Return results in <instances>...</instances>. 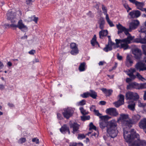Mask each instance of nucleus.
I'll return each instance as SVG.
<instances>
[{"mask_svg":"<svg viewBox=\"0 0 146 146\" xmlns=\"http://www.w3.org/2000/svg\"><path fill=\"white\" fill-rule=\"evenodd\" d=\"M123 136L128 146H139L137 138H139V135L137 133L134 129H131L130 131L123 129Z\"/></svg>","mask_w":146,"mask_h":146,"instance_id":"f257e3e1","label":"nucleus"},{"mask_svg":"<svg viewBox=\"0 0 146 146\" xmlns=\"http://www.w3.org/2000/svg\"><path fill=\"white\" fill-rule=\"evenodd\" d=\"M134 37H127L122 39H116V45L117 48H123L125 50L128 48V44L132 42L140 43V37L134 39Z\"/></svg>","mask_w":146,"mask_h":146,"instance_id":"f03ea898","label":"nucleus"},{"mask_svg":"<svg viewBox=\"0 0 146 146\" xmlns=\"http://www.w3.org/2000/svg\"><path fill=\"white\" fill-rule=\"evenodd\" d=\"M117 123L114 119L108 122V125L106 130L108 136L114 138L117 136L118 132L117 130Z\"/></svg>","mask_w":146,"mask_h":146,"instance_id":"7ed1b4c3","label":"nucleus"},{"mask_svg":"<svg viewBox=\"0 0 146 146\" xmlns=\"http://www.w3.org/2000/svg\"><path fill=\"white\" fill-rule=\"evenodd\" d=\"M141 117V116L138 114L133 115L131 119L125 121V125L129 128L131 127L132 125L135 124L139 120Z\"/></svg>","mask_w":146,"mask_h":146,"instance_id":"20e7f679","label":"nucleus"},{"mask_svg":"<svg viewBox=\"0 0 146 146\" xmlns=\"http://www.w3.org/2000/svg\"><path fill=\"white\" fill-rule=\"evenodd\" d=\"M136 71L135 69L131 68L130 69H128L125 72L126 74L129 77V78H127L126 79L127 83H129L136 78L135 75L133 74Z\"/></svg>","mask_w":146,"mask_h":146,"instance_id":"39448f33","label":"nucleus"},{"mask_svg":"<svg viewBox=\"0 0 146 146\" xmlns=\"http://www.w3.org/2000/svg\"><path fill=\"white\" fill-rule=\"evenodd\" d=\"M74 113V111L72 108L68 107L63 109L62 114L65 118L68 119L72 116Z\"/></svg>","mask_w":146,"mask_h":146,"instance_id":"423d86ee","label":"nucleus"},{"mask_svg":"<svg viewBox=\"0 0 146 146\" xmlns=\"http://www.w3.org/2000/svg\"><path fill=\"white\" fill-rule=\"evenodd\" d=\"M145 85L142 84V83L138 84L135 82H133L129 83V85L127 86L126 88L127 90H132L135 89L137 90L143 89V87Z\"/></svg>","mask_w":146,"mask_h":146,"instance_id":"0eeeda50","label":"nucleus"},{"mask_svg":"<svg viewBox=\"0 0 146 146\" xmlns=\"http://www.w3.org/2000/svg\"><path fill=\"white\" fill-rule=\"evenodd\" d=\"M126 100H132L136 101L139 98L138 94L137 93L129 91L126 93L125 94Z\"/></svg>","mask_w":146,"mask_h":146,"instance_id":"6e6552de","label":"nucleus"},{"mask_svg":"<svg viewBox=\"0 0 146 146\" xmlns=\"http://www.w3.org/2000/svg\"><path fill=\"white\" fill-rule=\"evenodd\" d=\"M116 27L118 29L117 33L119 35V36L121 35V34H122L123 32H124L125 35L127 36H132L129 33L128 29L123 26L120 24L117 25Z\"/></svg>","mask_w":146,"mask_h":146,"instance_id":"1a4fd4ad","label":"nucleus"},{"mask_svg":"<svg viewBox=\"0 0 146 146\" xmlns=\"http://www.w3.org/2000/svg\"><path fill=\"white\" fill-rule=\"evenodd\" d=\"M70 127V128H73V131H72L74 134L78 133H79L80 125L76 122L72 123V121H70L69 122Z\"/></svg>","mask_w":146,"mask_h":146,"instance_id":"9d476101","label":"nucleus"},{"mask_svg":"<svg viewBox=\"0 0 146 146\" xmlns=\"http://www.w3.org/2000/svg\"><path fill=\"white\" fill-rule=\"evenodd\" d=\"M132 54L134 55V57L135 59L139 60L141 57L142 52L140 49L136 48L133 50Z\"/></svg>","mask_w":146,"mask_h":146,"instance_id":"9b49d317","label":"nucleus"},{"mask_svg":"<svg viewBox=\"0 0 146 146\" xmlns=\"http://www.w3.org/2000/svg\"><path fill=\"white\" fill-rule=\"evenodd\" d=\"M70 47L72 49L70 52L71 54L75 55L79 53V50L78 46L75 43H72L70 44Z\"/></svg>","mask_w":146,"mask_h":146,"instance_id":"f8f14e48","label":"nucleus"},{"mask_svg":"<svg viewBox=\"0 0 146 146\" xmlns=\"http://www.w3.org/2000/svg\"><path fill=\"white\" fill-rule=\"evenodd\" d=\"M139 24V22L137 20H133L130 23L129 25V28L128 29L129 32L131 31V30L136 29Z\"/></svg>","mask_w":146,"mask_h":146,"instance_id":"ddd939ff","label":"nucleus"},{"mask_svg":"<svg viewBox=\"0 0 146 146\" xmlns=\"http://www.w3.org/2000/svg\"><path fill=\"white\" fill-rule=\"evenodd\" d=\"M135 68L139 72L146 70V64L141 62H138L135 64Z\"/></svg>","mask_w":146,"mask_h":146,"instance_id":"4468645a","label":"nucleus"},{"mask_svg":"<svg viewBox=\"0 0 146 146\" xmlns=\"http://www.w3.org/2000/svg\"><path fill=\"white\" fill-rule=\"evenodd\" d=\"M106 112L107 114L114 117L117 116L119 114L116 109L114 108L107 109L106 110Z\"/></svg>","mask_w":146,"mask_h":146,"instance_id":"2eb2a0df","label":"nucleus"},{"mask_svg":"<svg viewBox=\"0 0 146 146\" xmlns=\"http://www.w3.org/2000/svg\"><path fill=\"white\" fill-rule=\"evenodd\" d=\"M141 14L140 12L138 10H133L128 14L130 17L129 19H130L137 18L140 16Z\"/></svg>","mask_w":146,"mask_h":146,"instance_id":"dca6fc26","label":"nucleus"},{"mask_svg":"<svg viewBox=\"0 0 146 146\" xmlns=\"http://www.w3.org/2000/svg\"><path fill=\"white\" fill-rule=\"evenodd\" d=\"M18 28L22 31H26L28 30L27 26L23 23L22 20H19L17 23Z\"/></svg>","mask_w":146,"mask_h":146,"instance_id":"f3484780","label":"nucleus"},{"mask_svg":"<svg viewBox=\"0 0 146 146\" xmlns=\"http://www.w3.org/2000/svg\"><path fill=\"white\" fill-rule=\"evenodd\" d=\"M133 63V60L131 56L129 55H127L125 62L126 66L127 67H129L132 65Z\"/></svg>","mask_w":146,"mask_h":146,"instance_id":"a211bd4d","label":"nucleus"},{"mask_svg":"<svg viewBox=\"0 0 146 146\" xmlns=\"http://www.w3.org/2000/svg\"><path fill=\"white\" fill-rule=\"evenodd\" d=\"M131 3L135 5L137 9H139L142 7H143L145 5L143 2H139L136 0H129Z\"/></svg>","mask_w":146,"mask_h":146,"instance_id":"6ab92c4d","label":"nucleus"},{"mask_svg":"<svg viewBox=\"0 0 146 146\" xmlns=\"http://www.w3.org/2000/svg\"><path fill=\"white\" fill-rule=\"evenodd\" d=\"M60 131L63 134H65L67 132L68 134H70L69 127L66 124H64L60 129Z\"/></svg>","mask_w":146,"mask_h":146,"instance_id":"aec40b11","label":"nucleus"},{"mask_svg":"<svg viewBox=\"0 0 146 146\" xmlns=\"http://www.w3.org/2000/svg\"><path fill=\"white\" fill-rule=\"evenodd\" d=\"M7 19L10 21L15 19L16 16L15 13L13 12L12 11H9L7 14Z\"/></svg>","mask_w":146,"mask_h":146,"instance_id":"412c9836","label":"nucleus"},{"mask_svg":"<svg viewBox=\"0 0 146 146\" xmlns=\"http://www.w3.org/2000/svg\"><path fill=\"white\" fill-rule=\"evenodd\" d=\"M139 126L141 128L144 129L146 133V118L141 120L139 123Z\"/></svg>","mask_w":146,"mask_h":146,"instance_id":"4be33fe9","label":"nucleus"},{"mask_svg":"<svg viewBox=\"0 0 146 146\" xmlns=\"http://www.w3.org/2000/svg\"><path fill=\"white\" fill-rule=\"evenodd\" d=\"M99 124L100 128L102 129H103L105 127H107V126L108 125V122H107L106 121L100 120Z\"/></svg>","mask_w":146,"mask_h":146,"instance_id":"5701e85b","label":"nucleus"},{"mask_svg":"<svg viewBox=\"0 0 146 146\" xmlns=\"http://www.w3.org/2000/svg\"><path fill=\"white\" fill-rule=\"evenodd\" d=\"M12 24L11 25L7 24L6 25V26H7L9 28H11L13 29H15L16 28L18 27L17 24L16 25L15 23L16 22V21L15 19H13L11 21Z\"/></svg>","mask_w":146,"mask_h":146,"instance_id":"b1692460","label":"nucleus"},{"mask_svg":"<svg viewBox=\"0 0 146 146\" xmlns=\"http://www.w3.org/2000/svg\"><path fill=\"white\" fill-rule=\"evenodd\" d=\"M111 43H110V44H111ZM113 45L110 44V42H108V44H106L105 47L103 48V50L106 52L111 51L112 50V46Z\"/></svg>","mask_w":146,"mask_h":146,"instance_id":"393cba45","label":"nucleus"},{"mask_svg":"<svg viewBox=\"0 0 146 146\" xmlns=\"http://www.w3.org/2000/svg\"><path fill=\"white\" fill-rule=\"evenodd\" d=\"M101 90L102 92L106 94L107 96H110L113 92V90L111 89L107 90L106 88H102Z\"/></svg>","mask_w":146,"mask_h":146,"instance_id":"a878e982","label":"nucleus"},{"mask_svg":"<svg viewBox=\"0 0 146 146\" xmlns=\"http://www.w3.org/2000/svg\"><path fill=\"white\" fill-rule=\"evenodd\" d=\"M139 31L140 33V36H144L146 37V28L145 27L143 26L141 27Z\"/></svg>","mask_w":146,"mask_h":146,"instance_id":"bb28decb","label":"nucleus"},{"mask_svg":"<svg viewBox=\"0 0 146 146\" xmlns=\"http://www.w3.org/2000/svg\"><path fill=\"white\" fill-rule=\"evenodd\" d=\"M129 115L128 114H122L120 115V117L118 118V121H125L128 118Z\"/></svg>","mask_w":146,"mask_h":146,"instance_id":"cd10ccee","label":"nucleus"},{"mask_svg":"<svg viewBox=\"0 0 146 146\" xmlns=\"http://www.w3.org/2000/svg\"><path fill=\"white\" fill-rule=\"evenodd\" d=\"M85 65L86 63L85 62H83L80 64L78 68L80 72H83L86 69Z\"/></svg>","mask_w":146,"mask_h":146,"instance_id":"c85d7f7f","label":"nucleus"},{"mask_svg":"<svg viewBox=\"0 0 146 146\" xmlns=\"http://www.w3.org/2000/svg\"><path fill=\"white\" fill-rule=\"evenodd\" d=\"M90 92L89 93V96L94 99H96L97 96V93L94 91L92 90H90Z\"/></svg>","mask_w":146,"mask_h":146,"instance_id":"c756f323","label":"nucleus"},{"mask_svg":"<svg viewBox=\"0 0 146 146\" xmlns=\"http://www.w3.org/2000/svg\"><path fill=\"white\" fill-rule=\"evenodd\" d=\"M105 21L103 18L101 17L100 18L99 24L100 25V28L101 29H103L104 28L105 24Z\"/></svg>","mask_w":146,"mask_h":146,"instance_id":"7c9ffc66","label":"nucleus"},{"mask_svg":"<svg viewBox=\"0 0 146 146\" xmlns=\"http://www.w3.org/2000/svg\"><path fill=\"white\" fill-rule=\"evenodd\" d=\"M135 103L134 102H130L128 106V108L132 111H134L135 110Z\"/></svg>","mask_w":146,"mask_h":146,"instance_id":"2f4dec72","label":"nucleus"},{"mask_svg":"<svg viewBox=\"0 0 146 146\" xmlns=\"http://www.w3.org/2000/svg\"><path fill=\"white\" fill-rule=\"evenodd\" d=\"M108 33V31L107 30H103L100 31L99 33L100 36H106Z\"/></svg>","mask_w":146,"mask_h":146,"instance_id":"473e14b6","label":"nucleus"},{"mask_svg":"<svg viewBox=\"0 0 146 146\" xmlns=\"http://www.w3.org/2000/svg\"><path fill=\"white\" fill-rule=\"evenodd\" d=\"M139 146H145L146 145V141L144 140H141L137 138Z\"/></svg>","mask_w":146,"mask_h":146,"instance_id":"72a5a7b5","label":"nucleus"},{"mask_svg":"<svg viewBox=\"0 0 146 146\" xmlns=\"http://www.w3.org/2000/svg\"><path fill=\"white\" fill-rule=\"evenodd\" d=\"M91 43L93 46L98 44V43L96 40V37H93L91 41Z\"/></svg>","mask_w":146,"mask_h":146,"instance_id":"f704fd0d","label":"nucleus"},{"mask_svg":"<svg viewBox=\"0 0 146 146\" xmlns=\"http://www.w3.org/2000/svg\"><path fill=\"white\" fill-rule=\"evenodd\" d=\"M136 77V78H137L139 80L143 81L145 80V79L142 76L140 75V74L139 73L137 72L136 75H135Z\"/></svg>","mask_w":146,"mask_h":146,"instance_id":"c9c22d12","label":"nucleus"},{"mask_svg":"<svg viewBox=\"0 0 146 146\" xmlns=\"http://www.w3.org/2000/svg\"><path fill=\"white\" fill-rule=\"evenodd\" d=\"M124 104L123 103L118 100L113 103V104H114L116 108L119 107L121 105L123 104Z\"/></svg>","mask_w":146,"mask_h":146,"instance_id":"e433bc0d","label":"nucleus"},{"mask_svg":"<svg viewBox=\"0 0 146 146\" xmlns=\"http://www.w3.org/2000/svg\"><path fill=\"white\" fill-rule=\"evenodd\" d=\"M81 113L83 115H86L88 114V112L86 110H85L83 107H80L79 108Z\"/></svg>","mask_w":146,"mask_h":146,"instance_id":"4c0bfd02","label":"nucleus"},{"mask_svg":"<svg viewBox=\"0 0 146 146\" xmlns=\"http://www.w3.org/2000/svg\"><path fill=\"white\" fill-rule=\"evenodd\" d=\"M99 117L101 119L100 120L106 121V119H108L110 118L108 115L102 116L100 115Z\"/></svg>","mask_w":146,"mask_h":146,"instance_id":"58836bf2","label":"nucleus"},{"mask_svg":"<svg viewBox=\"0 0 146 146\" xmlns=\"http://www.w3.org/2000/svg\"><path fill=\"white\" fill-rule=\"evenodd\" d=\"M138 105L139 107L141 108L145 107V108L146 106L145 104L141 102L140 100L138 101Z\"/></svg>","mask_w":146,"mask_h":146,"instance_id":"ea45409f","label":"nucleus"},{"mask_svg":"<svg viewBox=\"0 0 146 146\" xmlns=\"http://www.w3.org/2000/svg\"><path fill=\"white\" fill-rule=\"evenodd\" d=\"M77 144L78 145H81L82 146H83V144L81 142L78 143L72 142L70 143L69 146H77Z\"/></svg>","mask_w":146,"mask_h":146,"instance_id":"a19ab883","label":"nucleus"},{"mask_svg":"<svg viewBox=\"0 0 146 146\" xmlns=\"http://www.w3.org/2000/svg\"><path fill=\"white\" fill-rule=\"evenodd\" d=\"M86 137V135L84 134H80L78 135L77 138L78 139L82 140Z\"/></svg>","mask_w":146,"mask_h":146,"instance_id":"79ce46f5","label":"nucleus"},{"mask_svg":"<svg viewBox=\"0 0 146 146\" xmlns=\"http://www.w3.org/2000/svg\"><path fill=\"white\" fill-rule=\"evenodd\" d=\"M140 37V43L142 44H146V37Z\"/></svg>","mask_w":146,"mask_h":146,"instance_id":"37998d69","label":"nucleus"},{"mask_svg":"<svg viewBox=\"0 0 146 146\" xmlns=\"http://www.w3.org/2000/svg\"><path fill=\"white\" fill-rule=\"evenodd\" d=\"M119 99L118 100L124 103V96L123 95L120 94L119 96Z\"/></svg>","mask_w":146,"mask_h":146,"instance_id":"c03bdc74","label":"nucleus"},{"mask_svg":"<svg viewBox=\"0 0 146 146\" xmlns=\"http://www.w3.org/2000/svg\"><path fill=\"white\" fill-rule=\"evenodd\" d=\"M81 96L83 98H87L89 96V93L88 92L84 93L81 94Z\"/></svg>","mask_w":146,"mask_h":146,"instance_id":"a18cd8bd","label":"nucleus"},{"mask_svg":"<svg viewBox=\"0 0 146 146\" xmlns=\"http://www.w3.org/2000/svg\"><path fill=\"white\" fill-rule=\"evenodd\" d=\"M26 141V139L25 138L22 137L18 141V142L19 143L22 144L25 143Z\"/></svg>","mask_w":146,"mask_h":146,"instance_id":"49530a36","label":"nucleus"},{"mask_svg":"<svg viewBox=\"0 0 146 146\" xmlns=\"http://www.w3.org/2000/svg\"><path fill=\"white\" fill-rule=\"evenodd\" d=\"M90 119V117L89 115H88L87 116H83L81 117V119L83 121L89 120Z\"/></svg>","mask_w":146,"mask_h":146,"instance_id":"de8ad7c7","label":"nucleus"},{"mask_svg":"<svg viewBox=\"0 0 146 146\" xmlns=\"http://www.w3.org/2000/svg\"><path fill=\"white\" fill-rule=\"evenodd\" d=\"M86 101L85 100H83L78 103V105L79 106H83L86 104Z\"/></svg>","mask_w":146,"mask_h":146,"instance_id":"09e8293b","label":"nucleus"},{"mask_svg":"<svg viewBox=\"0 0 146 146\" xmlns=\"http://www.w3.org/2000/svg\"><path fill=\"white\" fill-rule=\"evenodd\" d=\"M102 9L104 14H106L107 13V9L106 7L103 5H102Z\"/></svg>","mask_w":146,"mask_h":146,"instance_id":"8fccbe9b","label":"nucleus"},{"mask_svg":"<svg viewBox=\"0 0 146 146\" xmlns=\"http://www.w3.org/2000/svg\"><path fill=\"white\" fill-rule=\"evenodd\" d=\"M89 125H90V129H94L95 130H96V126H95V125H93V123H92V122L90 123Z\"/></svg>","mask_w":146,"mask_h":146,"instance_id":"3c124183","label":"nucleus"},{"mask_svg":"<svg viewBox=\"0 0 146 146\" xmlns=\"http://www.w3.org/2000/svg\"><path fill=\"white\" fill-rule=\"evenodd\" d=\"M32 141L33 142H35L36 144H38L39 143V139L36 137L33 139Z\"/></svg>","mask_w":146,"mask_h":146,"instance_id":"603ef678","label":"nucleus"},{"mask_svg":"<svg viewBox=\"0 0 146 146\" xmlns=\"http://www.w3.org/2000/svg\"><path fill=\"white\" fill-rule=\"evenodd\" d=\"M141 48L143 50L144 54L146 55V45H142Z\"/></svg>","mask_w":146,"mask_h":146,"instance_id":"864d4df0","label":"nucleus"},{"mask_svg":"<svg viewBox=\"0 0 146 146\" xmlns=\"http://www.w3.org/2000/svg\"><path fill=\"white\" fill-rule=\"evenodd\" d=\"M35 0H26V4L28 5H30L32 4L33 2Z\"/></svg>","mask_w":146,"mask_h":146,"instance_id":"5fc2aeb1","label":"nucleus"},{"mask_svg":"<svg viewBox=\"0 0 146 146\" xmlns=\"http://www.w3.org/2000/svg\"><path fill=\"white\" fill-rule=\"evenodd\" d=\"M94 112L95 115L99 117L100 115H102V114L99 112L98 110H94Z\"/></svg>","mask_w":146,"mask_h":146,"instance_id":"6e6d98bb","label":"nucleus"},{"mask_svg":"<svg viewBox=\"0 0 146 146\" xmlns=\"http://www.w3.org/2000/svg\"><path fill=\"white\" fill-rule=\"evenodd\" d=\"M57 118L60 120H61L63 119V117L62 116V115L60 113H57Z\"/></svg>","mask_w":146,"mask_h":146,"instance_id":"4d7b16f0","label":"nucleus"},{"mask_svg":"<svg viewBox=\"0 0 146 146\" xmlns=\"http://www.w3.org/2000/svg\"><path fill=\"white\" fill-rule=\"evenodd\" d=\"M107 22L110 27H112L114 26V25L113 24L112 22L110 20L107 21Z\"/></svg>","mask_w":146,"mask_h":146,"instance_id":"13d9d810","label":"nucleus"},{"mask_svg":"<svg viewBox=\"0 0 146 146\" xmlns=\"http://www.w3.org/2000/svg\"><path fill=\"white\" fill-rule=\"evenodd\" d=\"M29 54L33 55L35 53V51L34 50H32L29 52Z\"/></svg>","mask_w":146,"mask_h":146,"instance_id":"bf43d9fd","label":"nucleus"},{"mask_svg":"<svg viewBox=\"0 0 146 146\" xmlns=\"http://www.w3.org/2000/svg\"><path fill=\"white\" fill-rule=\"evenodd\" d=\"M108 37V42L111 43V44H110L115 45V44L114 42H112L111 40V37Z\"/></svg>","mask_w":146,"mask_h":146,"instance_id":"052dcab7","label":"nucleus"},{"mask_svg":"<svg viewBox=\"0 0 146 146\" xmlns=\"http://www.w3.org/2000/svg\"><path fill=\"white\" fill-rule=\"evenodd\" d=\"M117 59L119 60H121L122 59V56L119 55V54L118 53L117 54Z\"/></svg>","mask_w":146,"mask_h":146,"instance_id":"680f3d73","label":"nucleus"},{"mask_svg":"<svg viewBox=\"0 0 146 146\" xmlns=\"http://www.w3.org/2000/svg\"><path fill=\"white\" fill-rule=\"evenodd\" d=\"M90 110L91 111H94V110H96L95 108V106H94L92 105L90 108Z\"/></svg>","mask_w":146,"mask_h":146,"instance_id":"e2e57ef3","label":"nucleus"},{"mask_svg":"<svg viewBox=\"0 0 146 146\" xmlns=\"http://www.w3.org/2000/svg\"><path fill=\"white\" fill-rule=\"evenodd\" d=\"M106 103V102L104 101H101L100 102V104L102 105H105Z\"/></svg>","mask_w":146,"mask_h":146,"instance_id":"0e129e2a","label":"nucleus"},{"mask_svg":"<svg viewBox=\"0 0 146 146\" xmlns=\"http://www.w3.org/2000/svg\"><path fill=\"white\" fill-rule=\"evenodd\" d=\"M5 88L4 86L2 84H0V90H2Z\"/></svg>","mask_w":146,"mask_h":146,"instance_id":"69168bd1","label":"nucleus"},{"mask_svg":"<svg viewBox=\"0 0 146 146\" xmlns=\"http://www.w3.org/2000/svg\"><path fill=\"white\" fill-rule=\"evenodd\" d=\"M105 63V62L104 61H100L98 63V64L99 66H102Z\"/></svg>","mask_w":146,"mask_h":146,"instance_id":"338daca9","label":"nucleus"},{"mask_svg":"<svg viewBox=\"0 0 146 146\" xmlns=\"http://www.w3.org/2000/svg\"><path fill=\"white\" fill-rule=\"evenodd\" d=\"M8 105L10 107H14V105L13 104L10 103H9L8 104Z\"/></svg>","mask_w":146,"mask_h":146,"instance_id":"774afa93","label":"nucleus"}]
</instances>
